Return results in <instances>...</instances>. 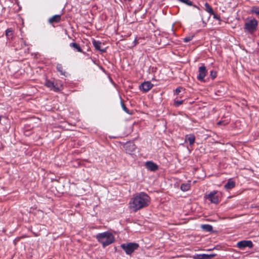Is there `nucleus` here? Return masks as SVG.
Listing matches in <instances>:
<instances>
[{
    "instance_id": "obj_31",
    "label": "nucleus",
    "mask_w": 259,
    "mask_h": 259,
    "mask_svg": "<svg viewBox=\"0 0 259 259\" xmlns=\"http://www.w3.org/2000/svg\"><path fill=\"white\" fill-rule=\"evenodd\" d=\"M122 107L123 109L124 110L125 112H126L127 113L128 112V110H127V108L126 107L125 105L123 104V103H122Z\"/></svg>"
},
{
    "instance_id": "obj_17",
    "label": "nucleus",
    "mask_w": 259,
    "mask_h": 259,
    "mask_svg": "<svg viewBox=\"0 0 259 259\" xmlns=\"http://www.w3.org/2000/svg\"><path fill=\"white\" fill-rule=\"evenodd\" d=\"M69 46L74 50H76L77 52L82 53L83 51L81 49L80 46L76 42L70 43Z\"/></svg>"
},
{
    "instance_id": "obj_23",
    "label": "nucleus",
    "mask_w": 259,
    "mask_h": 259,
    "mask_svg": "<svg viewBox=\"0 0 259 259\" xmlns=\"http://www.w3.org/2000/svg\"><path fill=\"white\" fill-rule=\"evenodd\" d=\"M251 12L254 13L257 15H259V7L253 6L251 8Z\"/></svg>"
},
{
    "instance_id": "obj_8",
    "label": "nucleus",
    "mask_w": 259,
    "mask_h": 259,
    "mask_svg": "<svg viewBox=\"0 0 259 259\" xmlns=\"http://www.w3.org/2000/svg\"><path fill=\"white\" fill-rule=\"evenodd\" d=\"M237 246L241 249H243L245 247L251 248L253 246V243L250 240H242L237 243Z\"/></svg>"
},
{
    "instance_id": "obj_11",
    "label": "nucleus",
    "mask_w": 259,
    "mask_h": 259,
    "mask_svg": "<svg viewBox=\"0 0 259 259\" xmlns=\"http://www.w3.org/2000/svg\"><path fill=\"white\" fill-rule=\"evenodd\" d=\"M146 168L152 171H155L158 169V166L152 161H148L145 164Z\"/></svg>"
},
{
    "instance_id": "obj_1",
    "label": "nucleus",
    "mask_w": 259,
    "mask_h": 259,
    "mask_svg": "<svg viewBox=\"0 0 259 259\" xmlns=\"http://www.w3.org/2000/svg\"><path fill=\"white\" fill-rule=\"evenodd\" d=\"M150 202V197L144 192L135 194L129 202V207L136 212L149 205Z\"/></svg>"
},
{
    "instance_id": "obj_19",
    "label": "nucleus",
    "mask_w": 259,
    "mask_h": 259,
    "mask_svg": "<svg viewBox=\"0 0 259 259\" xmlns=\"http://www.w3.org/2000/svg\"><path fill=\"white\" fill-rule=\"evenodd\" d=\"M56 68L57 71H59L61 75L64 76L66 75V72L64 71L62 64H58L57 65Z\"/></svg>"
},
{
    "instance_id": "obj_16",
    "label": "nucleus",
    "mask_w": 259,
    "mask_h": 259,
    "mask_svg": "<svg viewBox=\"0 0 259 259\" xmlns=\"http://www.w3.org/2000/svg\"><path fill=\"white\" fill-rule=\"evenodd\" d=\"M235 186V183L234 181L229 180L228 182L225 185L224 187L227 190H230L233 188Z\"/></svg>"
},
{
    "instance_id": "obj_26",
    "label": "nucleus",
    "mask_w": 259,
    "mask_h": 259,
    "mask_svg": "<svg viewBox=\"0 0 259 259\" xmlns=\"http://www.w3.org/2000/svg\"><path fill=\"white\" fill-rule=\"evenodd\" d=\"M193 38V36H192V35L187 36L184 38V41L185 42H188L190 41V40H191Z\"/></svg>"
},
{
    "instance_id": "obj_25",
    "label": "nucleus",
    "mask_w": 259,
    "mask_h": 259,
    "mask_svg": "<svg viewBox=\"0 0 259 259\" xmlns=\"http://www.w3.org/2000/svg\"><path fill=\"white\" fill-rule=\"evenodd\" d=\"M179 1L183 3L188 6H192V2L190 0H178Z\"/></svg>"
},
{
    "instance_id": "obj_29",
    "label": "nucleus",
    "mask_w": 259,
    "mask_h": 259,
    "mask_svg": "<svg viewBox=\"0 0 259 259\" xmlns=\"http://www.w3.org/2000/svg\"><path fill=\"white\" fill-rule=\"evenodd\" d=\"M183 89V88L182 87H178L175 90V93L178 95L180 92H181V90Z\"/></svg>"
},
{
    "instance_id": "obj_13",
    "label": "nucleus",
    "mask_w": 259,
    "mask_h": 259,
    "mask_svg": "<svg viewBox=\"0 0 259 259\" xmlns=\"http://www.w3.org/2000/svg\"><path fill=\"white\" fill-rule=\"evenodd\" d=\"M61 15H55L52 17L50 18L48 20V22L50 24H53L54 23H57L61 21Z\"/></svg>"
},
{
    "instance_id": "obj_14",
    "label": "nucleus",
    "mask_w": 259,
    "mask_h": 259,
    "mask_svg": "<svg viewBox=\"0 0 259 259\" xmlns=\"http://www.w3.org/2000/svg\"><path fill=\"white\" fill-rule=\"evenodd\" d=\"M195 141V137L193 134L187 135L185 136V142H188L190 146L194 144Z\"/></svg>"
},
{
    "instance_id": "obj_30",
    "label": "nucleus",
    "mask_w": 259,
    "mask_h": 259,
    "mask_svg": "<svg viewBox=\"0 0 259 259\" xmlns=\"http://www.w3.org/2000/svg\"><path fill=\"white\" fill-rule=\"evenodd\" d=\"M211 15H213V17L214 19H217V20L220 19V17L219 16H218L217 15H216L215 13H214V12L212 14H211Z\"/></svg>"
},
{
    "instance_id": "obj_32",
    "label": "nucleus",
    "mask_w": 259,
    "mask_h": 259,
    "mask_svg": "<svg viewBox=\"0 0 259 259\" xmlns=\"http://www.w3.org/2000/svg\"><path fill=\"white\" fill-rule=\"evenodd\" d=\"M138 39L137 38H135V40H134V46H136V45H137L138 44Z\"/></svg>"
},
{
    "instance_id": "obj_7",
    "label": "nucleus",
    "mask_w": 259,
    "mask_h": 259,
    "mask_svg": "<svg viewBox=\"0 0 259 259\" xmlns=\"http://www.w3.org/2000/svg\"><path fill=\"white\" fill-rule=\"evenodd\" d=\"M124 148L127 153L132 154L135 151L136 146L134 143L128 142L124 145Z\"/></svg>"
},
{
    "instance_id": "obj_20",
    "label": "nucleus",
    "mask_w": 259,
    "mask_h": 259,
    "mask_svg": "<svg viewBox=\"0 0 259 259\" xmlns=\"http://www.w3.org/2000/svg\"><path fill=\"white\" fill-rule=\"evenodd\" d=\"M201 228L207 232H211L212 230V227L210 225H202Z\"/></svg>"
},
{
    "instance_id": "obj_34",
    "label": "nucleus",
    "mask_w": 259,
    "mask_h": 259,
    "mask_svg": "<svg viewBox=\"0 0 259 259\" xmlns=\"http://www.w3.org/2000/svg\"><path fill=\"white\" fill-rule=\"evenodd\" d=\"M22 41L24 42V44L26 46V44L25 41H24L23 39H22Z\"/></svg>"
},
{
    "instance_id": "obj_27",
    "label": "nucleus",
    "mask_w": 259,
    "mask_h": 259,
    "mask_svg": "<svg viewBox=\"0 0 259 259\" xmlns=\"http://www.w3.org/2000/svg\"><path fill=\"white\" fill-rule=\"evenodd\" d=\"M210 76L212 79L215 78L217 76V72L214 71H211L210 73Z\"/></svg>"
},
{
    "instance_id": "obj_6",
    "label": "nucleus",
    "mask_w": 259,
    "mask_h": 259,
    "mask_svg": "<svg viewBox=\"0 0 259 259\" xmlns=\"http://www.w3.org/2000/svg\"><path fill=\"white\" fill-rule=\"evenodd\" d=\"M217 191H213L210 192L209 194L206 195L205 197L208 199L212 203L217 204L219 202V199L218 196L217 195Z\"/></svg>"
},
{
    "instance_id": "obj_18",
    "label": "nucleus",
    "mask_w": 259,
    "mask_h": 259,
    "mask_svg": "<svg viewBox=\"0 0 259 259\" xmlns=\"http://www.w3.org/2000/svg\"><path fill=\"white\" fill-rule=\"evenodd\" d=\"M14 30L12 28L7 29L6 30V35L8 39H12L13 36Z\"/></svg>"
},
{
    "instance_id": "obj_3",
    "label": "nucleus",
    "mask_w": 259,
    "mask_h": 259,
    "mask_svg": "<svg viewBox=\"0 0 259 259\" xmlns=\"http://www.w3.org/2000/svg\"><path fill=\"white\" fill-rule=\"evenodd\" d=\"M258 22L255 19H252L245 23L244 30L250 33H253L256 29Z\"/></svg>"
},
{
    "instance_id": "obj_9",
    "label": "nucleus",
    "mask_w": 259,
    "mask_h": 259,
    "mask_svg": "<svg viewBox=\"0 0 259 259\" xmlns=\"http://www.w3.org/2000/svg\"><path fill=\"white\" fill-rule=\"evenodd\" d=\"M153 87V84L150 81H145L139 86V89L140 90L146 93L151 90Z\"/></svg>"
},
{
    "instance_id": "obj_21",
    "label": "nucleus",
    "mask_w": 259,
    "mask_h": 259,
    "mask_svg": "<svg viewBox=\"0 0 259 259\" xmlns=\"http://www.w3.org/2000/svg\"><path fill=\"white\" fill-rule=\"evenodd\" d=\"M205 6V9L206 12L209 13L210 15L213 13V11L212 9V8L210 6V5L207 3H206L204 5Z\"/></svg>"
},
{
    "instance_id": "obj_4",
    "label": "nucleus",
    "mask_w": 259,
    "mask_h": 259,
    "mask_svg": "<svg viewBox=\"0 0 259 259\" xmlns=\"http://www.w3.org/2000/svg\"><path fill=\"white\" fill-rule=\"evenodd\" d=\"M120 246L127 254H131L138 248L139 244L136 243H128L122 244Z\"/></svg>"
},
{
    "instance_id": "obj_22",
    "label": "nucleus",
    "mask_w": 259,
    "mask_h": 259,
    "mask_svg": "<svg viewBox=\"0 0 259 259\" xmlns=\"http://www.w3.org/2000/svg\"><path fill=\"white\" fill-rule=\"evenodd\" d=\"M190 186L189 184H182L181 186V189L183 191H187L189 190Z\"/></svg>"
},
{
    "instance_id": "obj_10",
    "label": "nucleus",
    "mask_w": 259,
    "mask_h": 259,
    "mask_svg": "<svg viewBox=\"0 0 259 259\" xmlns=\"http://www.w3.org/2000/svg\"><path fill=\"white\" fill-rule=\"evenodd\" d=\"M45 84L46 87L55 92H58L61 90V87H59L57 84H55L54 82L49 80H46Z\"/></svg>"
},
{
    "instance_id": "obj_28",
    "label": "nucleus",
    "mask_w": 259,
    "mask_h": 259,
    "mask_svg": "<svg viewBox=\"0 0 259 259\" xmlns=\"http://www.w3.org/2000/svg\"><path fill=\"white\" fill-rule=\"evenodd\" d=\"M228 123H229L228 120L220 121L218 122V125H221V124L226 125V124H228Z\"/></svg>"
},
{
    "instance_id": "obj_12",
    "label": "nucleus",
    "mask_w": 259,
    "mask_h": 259,
    "mask_svg": "<svg viewBox=\"0 0 259 259\" xmlns=\"http://www.w3.org/2000/svg\"><path fill=\"white\" fill-rule=\"evenodd\" d=\"M215 256L214 254H196L193 256L194 259H211Z\"/></svg>"
},
{
    "instance_id": "obj_24",
    "label": "nucleus",
    "mask_w": 259,
    "mask_h": 259,
    "mask_svg": "<svg viewBox=\"0 0 259 259\" xmlns=\"http://www.w3.org/2000/svg\"><path fill=\"white\" fill-rule=\"evenodd\" d=\"M183 100L180 101V100L175 99V101H174V105L175 106L177 107V106H179V105H181L182 104H183Z\"/></svg>"
},
{
    "instance_id": "obj_5",
    "label": "nucleus",
    "mask_w": 259,
    "mask_h": 259,
    "mask_svg": "<svg viewBox=\"0 0 259 259\" xmlns=\"http://www.w3.org/2000/svg\"><path fill=\"white\" fill-rule=\"evenodd\" d=\"M206 73L207 70L206 67L204 64H202L201 66L199 67L198 75L197 77V79L201 81H204V79L206 76Z\"/></svg>"
},
{
    "instance_id": "obj_15",
    "label": "nucleus",
    "mask_w": 259,
    "mask_h": 259,
    "mask_svg": "<svg viewBox=\"0 0 259 259\" xmlns=\"http://www.w3.org/2000/svg\"><path fill=\"white\" fill-rule=\"evenodd\" d=\"M93 44L96 50H99L102 52H105V50L101 48L102 43L99 41H96L94 40L93 41Z\"/></svg>"
},
{
    "instance_id": "obj_33",
    "label": "nucleus",
    "mask_w": 259,
    "mask_h": 259,
    "mask_svg": "<svg viewBox=\"0 0 259 259\" xmlns=\"http://www.w3.org/2000/svg\"><path fill=\"white\" fill-rule=\"evenodd\" d=\"M203 14H201V16H202V21L203 22V23L204 24V26L206 25V23L205 22H204V19H203Z\"/></svg>"
},
{
    "instance_id": "obj_2",
    "label": "nucleus",
    "mask_w": 259,
    "mask_h": 259,
    "mask_svg": "<svg viewBox=\"0 0 259 259\" xmlns=\"http://www.w3.org/2000/svg\"><path fill=\"white\" fill-rule=\"evenodd\" d=\"M98 242L101 243L103 247H105L112 243L114 241L113 234L109 232L99 233L96 235Z\"/></svg>"
}]
</instances>
